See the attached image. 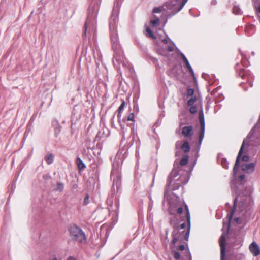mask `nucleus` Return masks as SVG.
Segmentation results:
<instances>
[{"instance_id":"f257e3e1","label":"nucleus","mask_w":260,"mask_h":260,"mask_svg":"<svg viewBox=\"0 0 260 260\" xmlns=\"http://www.w3.org/2000/svg\"><path fill=\"white\" fill-rule=\"evenodd\" d=\"M122 0H115L113 9L109 22L110 29V38L112 47L113 50V62L116 61L118 63L124 65V54L121 50L117 30V25L118 22V15L119 9Z\"/></svg>"},{"instance_id":"f03ea898","label":"nucleus","mask_w":260,"mask_h":260,"mask_svg":"<svg viewBox=\"0 0 260 260\" xmlns=\"http://www.w3.org/2000/svg\"><path fill=\"white\" fill-rule=\"evenodd\" d=\"M185 212V217L186 222H187V230L184 232V239L188 241L191 228V217L190 213L187 205L184 200L180 199L178 197L170 203L169 208V212L170 215H175L178 214L181 215L183 210Z\"/></svg>"},{"instance_id":"7ed1b4c3","label":"nucleus","mask_w":260,"mask_h":260,"mask_svg":"<svg viewBox=\"0 0 260 260\" xmlns=\"http://www.w3.org/2000/svg\"><path fill=\"white\" fill-rule=\"evenodd\" d=\"M100 5L97 2L91 4L89 6L88 12L87 20L85 22L83 38L86 36V33L88 28L92 29V31L95 33L96 31V18L98 16Z\"/></svg>"},{"instance_id":"20e7f679","label":"nucleus","mask_w":260,"mask_h":260,"mask_svg":"<svg viewBox=\"0 0 260 260\" xmlns=\"http://www.w3.org/2000/svg\"><path fill=\"white\" fill-rule=\"evenodd\" d=\"M187 2V0H184L181 4L174 0L166 2L162 6V15L167 19L172 17L182 10Z\"/></svg>"},{"instance_id":"39448f33","label":"nucleus","mask_w":260,"mask_h":260,"mask_svg":"<svg viewBox=\"0 0 260 260\" xmlns=\"http://www.w3.org/2000/svg\"><path fill=\"white\" fill-rule=\"evenodd\" d=\"M121 167L120 162L114 161L113 162V169L111 173V179L113 180L112 188L115 191V188L116 189V192H118L121 188V175L120 171Z\"/></svg>"},{"instance_id":"423d86ee","label":"nucleus","mask_w":260,"mask_h":260,"mask_svg":"<svg viewBox=\"0 0 260 260\" xmlns=\"http://www.w3.org/2000/svg\"><path fill=\"white\" fill-rule=\"evenodd\" d=\"M69 231L73 240L80 243L85 242V234L80 228L74 225L70 228Z\"/></svg>"},{"instance_id":"0eeeda50","label":"nucleus","mask_w":260,"mask_h":260,"mask_svg":"<svg viewBox=\"0 0 260 260\" xmlns=\"http://www.w3.org/2000/svg\"><path fill=\"white\" fill-rule=\"evenodd\" d=\"M199 119L200 120V125H201V129L199 134V146L197 148V157H199V152L200 149V146L202 144L203 140L204 138L205 131V118L203 113V109L199 111Z\"/></svg>"},{"instance_id":"6e6552de","label":"nucleus","mask_w":260,"mask_h":260,"mask_svg":"<svg viewBox=\"0 0 260 260\" xmlns=\"http://www.w3.org/2000/svg\"><path fill=\"white\" fill-rule=\"evenodd\" d=\"M253 204V201L250 195L245 196L240 200L238 207L241 212L248 211Z\"/></svg>"},{"instance_id":"1a4fd4ad","label":"nucleus","mask_w":260,"mask_h":260,"mask_svg":"<svg viewBox=\"0 0 260 260\" xmlns=\"http://www.w3.org/2000/svg\"><path fill=\"white\" fill-rule=\"evenodd\" d=\"M225 243L226 240L225 235L224 234H222L219 240V244L221 249V260H225Z\"/></svg>"},{"instance_id":"9d476101","label":"nucleus","mask_w":260,"mask_h":260,"mask_svg":"<svg viewBox=\"0 0 260 260\" xmlns=\"http://www.w3.org/2000/svg\"><path fill=\"white\" fill-rule=\"evenodd\" d=\"M91 48L92 51L93 56L95 60L96 63L98 64V61L100 62L102 59L101 52L96 44H94L91 46Z\"/></svg>"},{"instance_id":"9b49d317","label":"nucleus","mask_w":260,"mask_h":260,"mask_svg":"<svg viewBox=\"0 0 260 260\" xmlns=\"http://www.w3.org/2000/svg\"><path fill=\"white\" fill-rule=\"evenodd\" d=\"M179 174V171L177 169H173L169 176L168 177L167 184L166 186V189H168L170 187V186L172 182V181L174 178L177 177Z\"/></svg>"},{"instance_id":"f8f14e48","label":"nucleus","mask_w":260,"mask_h":260,"mask_svg":"<svg viewBox=\"0 0 260 260\" xmlns=\"http://www.w3.org/2000/svg\"><path fill=\"white\" fill-rule=\"evenodd\" d=\"M240 66V64L237 63L235 66V70L239 76L244 79L249 74V72L244 68H241Z\"/></svg>"},{"instance_id":"ddd939ff","label":"nucleus","mask_w":260,"mask_h":260,"mask_svg":"<svg viewBox=\"0 0 260 260\" xmlns=\"http://www.w3.org/2000/svg\"><path fill=\"white\" fill-rule=\"evenodd\" d=\"M255 163L252 162L248 164H244L242 165V169L245 172L251 173L255 170Z\"/></svg>"},{"instance_id":"4468645a","label":"nucleus","mask_w":260,"mask_h":260,"mask_svg":"<svg viewBox=\"0 0 260 260\" xmlns=\"http://www.w3.org/2000/svg\"><path fill=\"white\" fill-rule=\"evenodd\" d=\"M249 249L251 253L255 256L260 254V248L255 242H253L249 246Z\"/></svg>"},{"instance_id":"2eb2a0df","label":"nucleus","mask_w":260,"mask_h":260,"mask_svg":"<svg viewBox=\"0 0 260 260\" xmlns=\"http://www.w3.org/2000/svg\"><path fill=\"white\" fill-rule=\"evenodd\" d=\"M182 134L185 137H191L193 135V126L192 125L185 126L182 128Z\"/></svg>"},{"instance_id":"dca6fc26","label":"nucleus","mask_w":260,"mask_h":260,"mask_svg":"<svg viewBox=\"0 0 260 260\" xmlns=\"http://www.w3.org/2000/svg\"><path fill=\"white\" fill-rule=\"evenodd\" d=\"M238 199V197L236 196L234 200V204H233V208L231 210V213L230 214L228 215V217L229 220V225L230 224V220L233 218V216L235 212V210L236 208L237 202Z\"/></svg>"},{"instance_id":"f3484780","label":"nucleus","mask_w":260,"mask_h":260,"mask_svg":"<svg viewBox=\"0 0 260 260\" xmlns=\"http://www.w3.org/2000/svg\"><path fill=\"white\" fill-rule=\"evenodd\" d=\"M124 123H126L128 121H132V123L130 124V126L132 127V129L134 128V114L133 113H130L127 118H124L122 119Z\"/></svg>"},{"instance_id":"a211bd4d","label":"nucleus","mask_w":260,"mask_h":260,"mask_svg":"<svg viewBox=\"0 0 260 260\" xmlns=\"http://www.w3.org/2000/svg\"><path fill=\"white\" fill-rule=\"evenodd\" d=\"M64 187V184L62 182H58L54 188V190L56 192H62Z\"/></svg>"},{"instance_id":"6ab92c4d","label":"nucleus","mask_w":260,"mask_h":260,"mask_svg":"<svg viewBox=\"0 0 260 260\" xmlns=\"http://www.w3.org/2000/svg\"><path fill=\"white\" fill-rule=\"evenodd\" d=\"M181 149H182L184 152L187 153L190 151V147L188 141H186L182 144Z\"/></svg>"},{"instance_id":"aec40b11","label":"nucleus","mask_w":260,"mask_h":260,"mask_svg":"<svg viewBox=\"0 0 260 260\" xmlns=\"http://www.w3.org/2000/svg\"><path fill=\"white\" fill-rule=\"evenodd\" d=\"M251 145L254 147H259L260 146V134L256 136L255 138L251 141Z\"/></svg>"},{"instance_id":"412c9836","label":"nucleus","mask_w":260,"mask_h":260,"mask_svg":"<svg viewBox=\"0 0 260 260\" xmlns=\"http://www.w3.org/2000/svg\"><path fill=\"white\" fill-rule=\"evenodd\" d=\"M44 159L48 164H51L54 161V156L52 153H50L45 156Z\"/></svg>"},{"instance_id":"4be33fe9","label":"nucleus","mask_w":260,"mask_h":260,"mask_svg":"<svg viewBox=\"0 0 260 260\" xmlns=\"http://www.w3.org/2000/svg\"><path fill=\"white\" fill-rule=\"evenodd\" d=\"M233 12L236 15H241L242 13V10L238 5L235 4L233 7Z\"/></svg>"},{"instance_id":"5701e85b","label":"nucleus","mask_w":260,"mask_h":260,"mask_svg":"<svg viewBox=\"0 0 260 260\" xmlns=\"http://www.w3.org/2000/svg\"><path fill=\"white\" fill-rule=\"evenodd\" d=\"M179 181H177V182H176L174 185H173V188H172V190H176V189H178L180 186H181L182 185H184V184H185L186 183H187V182L188 181V178H187L185 181H184L183 182L180 183V182H178Z\"/></svg>"},{"instance_id":"b1692460","label":"nucleus","mask_w":260,"mask_h":260,"mask_svg":"<svg viewBox=\"0 0 260 260\" xmlns=\"http://www.w3.org/2000/svg\"><path fill=\"white\" fill-rule=\"evenodd\" d=\"M76 162L79 169L81 170L86 168L85 163L79 157L77 158Z\"/></svg>"},{"instance_id":"393cba45","label":"nucleus","mask_w":260,"mask_h":260,"mask_svg":"<svg viewBox=\"0 0 260 260\" xmlns=\"http://www.w3.org/2000/svg\"><path fill=\"white\" fill-rule=\"evenodd\" d=\"M119 200L117 198L115 199V202L114 204V208L113 209L115 210V213L118 214L119 213Z\"/></svg>"},{"instance_id":"a878e982","label":"nucleus","mask_w":260,"mask_h":260,"mask_svg":"<svg viewBox=\"0 0 260 260\" xmlns=\"http://www.w3.org/2000/svg\"><path fill=\"white\" fill-rule=\"evenodd\" d=\"M146 35L148 37L152 38H155V37L154 36L153 31L149 27H147L146 29Z\"/></svg>"},{"instance_id":"bb28decb","label":"nucleus","mask_w":260,"mask_h":260,"mask_svg":"<svg viewBox=\"0 0 260 260\" xmlns=\"http://www.w3.org/2000/svg\"><path fill=\"white\" fill-rule=\"evenodd\" d=\"M188 161V156L187 155H185L183 156L180 160L179 164L181 166H184L187 164Z\"/></svg>"},{"instance_id":"cd10ccee","label":"nucleus","mask_w":260,"mask_h":260,"mask_svg":"<svg viewBox=\"0 0 260 260\" xmlns=\"http://www.w3.org/2000/svg\"><path fill=\"white\" fill-rule=\"evenodd\" d=\"M124 106H125V102L122 101V102L121 103V104H120V106L119 107V108L118 109V114L117 115V117L119 119L121 117L120 112L124 109ZM119 121L120 122L119 119Z\"/></svg>"},{"instance_id":"c85d7f7f","label":"nucleus","mask_w":260,"mask_h":260,"mask_svg":"<svg viewBox=\"0 0 260 260\" xmlns=\"http://www.w3.org/2000/svg\"><path fill=\"white\" fill-rule=\"evenodd\" d=\"M56 126L55 127L54 129V134L56 137L59 134L61 131V127L57 123V122H56Z\"/></svg>"},{"instance_id":"c756f323","label":"nucleus","mask_w":260,"mask_h":260,"mask_svg":"<svg viewBox=\"0 0 260 260\" xmlns=\"http://www.w3.org/2000/svg\"><path fill=\"white\" fill-rule=\"evenodd\" d=\"M149 203H148V211H150L152 210V208H153V201L152 199V197H151V195L150 194H149Z\"/></svg>"},{"instance_id":"7c9ffc66","label":"nucleus","mask_w":260,"mask_h":260,"mask_svg":"<svg viewBox=\"0 0 260 260\" xmlns=\"http://www.w3.org/2000/svg\"><path fill=\"white\" fill-rule=\"evenodd\" d=\"M234 220L238 224H243L244 225L245 224V221H244L243 219L240 217H236Z\"/></svg>"},{"instance_id":"2f4dec72","label":"nucleus","mask_w":260,"mask_h":260,"mask_svg":"<svg viewBox=\"0 0 260 260\" xmlns=\"http://www.w3.org/2000/svg\"><path fill=\"white\" fill-rule=\"evenodd\" d=\"M186 68L188 69L189 72L190 73V74L191 75V76H192L193 78L194 79H196V76H195V74H194V71H193V70L191 67V66L190 64L189 66H187V67H186Z\"/></svg>"},{"instance_id":"473e14b6","label":"nucleus","mask_w":260,"mask_h":260,"mask_svg":"<svg viewBox=\"0 0 260 260\" xmlns=\"http://www.w3.org/2000/svg\"><path fill=\"white\" fill-rule=\"evenodd\" d=\"M186 68L188 69L189 72L190 73V74L191 75V76H192L193 78L194 79H196V76H195V74H194V71H193V70L191 67V66L190 64L189 66H187V67H186Z\"/></svg>"},{"instance_id":"72a5a7b5","label":"nucleus","mask_w":260,"mask_h":260,"mask_svg":"<svg viewBox=\"0 0 260 260\" xmlns=\"http://www.w3.org/2000/svg\"><path fill=\"white\" fill-rule=\"evenodd\" d=\"M170 224L173 229H178V223L175 222L173 218H170Z\"/></svg>"},{"instance_id":"f704fd0d","label":"nucleus","mask_w":260,"mask_h":260,"mask_svg":"<svg viewBox=\"0 0 260 260\" xmlns=\"http://www.w3.org/2000/svg\"><path fill=\"white\" fill-rule=\"evenodd\" d=\"M171 235L172 237H176L179 238V235L178 229H173Z\"/></svg>"},{"instance_id":"c9c22d12","label":"nucleus","mask_w":260,"mask_h":260,"mask_svg":"<svg viewBox=\"0 0 260 260\" xmlns=\"http://www.w3.org/2000/svg\"><path fill=\"white\" fill-rule=\"evenodd\" d=\"M159 19L157 18L154 20H151V23L153 26H157L159 24Z\"/></svg>"},{"instance_id":"e433bc0d","label":"nucleus","mask_w":260,"mask_h":260,"mask_svg":"<svg viewBox=\"0 0 260 260\" xmlns=\"http://www.w3.org/2000/svg\"><path fill=\"white\" fill-rule=\"evenodd\" d=\"M196 100V98L191 97L188 101H187V105L189 106H193L195 101Z\"/></svg>"},{"instance_id":"4c0bfd02","label":"nucleus","mask_w":260,"mask_h":260,"mask_svg":"<svg viewBox=\"0 0 260 260\" xmlns=\"http://www.w3.org/2000/svg\"><path fill=\"white\" fill-rule=\"evenodd\" d=\"M221 165L224 168L228 169V162L226 158L222 159Z\"/></svg>"},{"instance_id":"58836bf2","label":"nucleus","mask_w":260,"mask_h":260,"mask_svg":"<svg viewBox=\"0 0 260 260\" xmlns=\"http://www.w3.org/2000/svg\"><path fill=\"white\" fill-rule=\"evenodd\" d=\"M194 93V89L192 88H188L187 90V95L188 96H191L193 95Z\"/></svg>"},{"instance_id":"ea45409f","label":"nucleus","mask_w":260,"mask_h":260,"mask_svg":"<svg viewBox=\"0 0 260 260\" xmlns=\"http://www.w3.org/2000/svg\"><path fill=\"white\" fill-rule=\"evenodd\" d=\"M163 11L162 7H155L153 9V12L154 13H160Z\"/></svg>"},{"instance_id":"a19ab883","label":"nucleus","mask_w":260,"mask_h":260,"mask_svg":"<svg viewBox=\"0 0 260 260\" xmlns=\"http://www.w3.org/2000/svg\"><path fill=\"white\" fill-rule=\"evenodd\" d=\"M89 203V196L88 194H86L84 199L83 205H87Z\"/></svg>"},{"instance_id":"79ce46f5","label":"nucleus","mask_w":260,"mask_h":260,"mask_svg":"<svg viewBox=\"0 0 260 260\" xmlns=\"http://www.w3.org/2000/svg\"><path fill=\"white\" fill-rule=\"evenodd\" d=\"M182 59L183 61L184 62L186 67H187L190 64L188 60L187 59L185 56H183V57L182 58Z\"/></svg>"},{"instance_id":"37998d69","label":"nucleus","mask_w":260,"mask_h":260,"mask_svg":"<svg viewBox=\"0 0 260 260\" xmlns=\"http://www.w3.org/2000/svg\"><path fill=\"white\" fill-rule=\"evenodd\" d=\"M182 144L181 141H177L175 143V148L177 150L181 149Z\"/></svg>"},{"instance_id":"c03bdc74","label":"nucleus","mask_w":260,"mask_h":260,"mask_svg":"<svg viewBox=\"0 0 260 260\" xmlns=\"http://www.w3.org/2000/svg\"><path fill=\"white\" fill-rule=\"evenodd\" d=\"M174 257L175 259L178 260L180 258V254L178 251L174 252Z\"/></svg>"},{"instance_id":"a18cd8bd","label":"nucleus","mask_w":260,"mask_h":260,"mask_svg":"<svg viewBox=\"0 0 260 260\" xmlns=\"http://www.w3.org/2000/svg\"><path fill=\"white\" fill-rule=\"evenodd\" d=\"M189 112L192 114H194L197 112V108L195 106H191L189 109Z\"/></svg>"},{"instance_id":"49530a36","label":"nucleus","mask_w":260,"mask_h":260,"mask_svg":"<svg viewBox=\"0 0 260 260\" xmlns=\"http://www.w3.org/2000/svg\"><path fill=\"white\" fill-rule=\"evenodd\" d=\"M249 160V156L248 155H244L242 157V160L243 161H248Z\"/></svg>"},{"instance_id":"de8ad7c7","label":"nucleus","mask_w":260,"mask_h":260,"mask_svg":"<svg viewBox=\"0 0 260 260\" xmlns=\"http://www.w3.org/2000/svg\"><path fill=\"white\" fill-rule=\"evenodd\" d=\"M187 226V223H186L185 222H183L181 223L179 226V228H178V230H183L186 228V226Z\"/></svg>"},{"instance_id":"09e8293b","label":"nucleus","mask_w":260,"mask_h":260,"mask_svg":"<svg viewBox=\"0 0 260 260\" xmlns=\"http://www.w3.org/2000/svg\"><path fill=\"white\" fill-rule=\"evenodd\" d=\"M176 50L177 53L180 56L181 58L183 56H185V55L177 47H176Z\"/></svg>"},{"instance_id":"8fccbe9b","label":"nucleus","mask_w":260,"mask_h":260,"mask_svg":"<svg viewBox=\"0 0 260 260\" xmlns=\"http://www.w3.org/2000/svg\"><path fill=\"white\" fill-rule=\"evenodd\" d=\"M178 238L172 237V242L173 244H175L178 240Z\"/></svg>"},{"instance_id":"3c124183","label":"nucleus","mask_w":260,"mask_h":260,"mask_svg":"<svg viewBox=\"0 0 260 260\" xmlns=\"http://www.w3.org/2000/svg\"><path fill=\"white\" fill-rule=\"evenodd\" d=\"M178 248L179 250H181V251L184 250L185 249V246L182 244L180 245H179Z\"/></svg>"},{"instance_id":"603ef678","label":"nucleus","mask_w":260,"mask_h":260,"mask_svg":"<svg viewBox=\"0 0 260 260\" xmlns=\"http://www.w3.org/2000/svg\"><path fill=\"white\" fill-rule=\"evenodd\" d=\"M217 0H212L210 3V4L211 6H215L217 5Z\"/></svg>"},{"instance_id":"864d4df0","label":"nucleus","mask_w":260,"mask_h":260,"mask_svg":"<svg viewBox=\"0 0 260 260\" xmlns=\"http://www.w3.org/2000/svg\"><path fill=\"white\" fill-rule=\"evenodd\" d=\"M167 50L169 52H172L174 50V48L172 46H169L167 48Z\"/></svg>"},{"instance_id":"5fc2aeb1","label":"nucleus","mask_w":260,"mask_h":260,"mask_svg":"<svg viewBox=\"0 0 260 260\" xmlns=\"http://www.w3.org/2000/svg\"><path fill=\"white\" fill-rule=\"evenodd\" d=\"M67 260H77V259L75 257L70 256L67 258Z\"/></svg>"},{"instance_id":"6e6d98bb","label":"nucleus","mask_w":260,"mask_h":260,"mask_svg":"<svg viewBox=\"0 0 260 260\" xmlns=\"http://www.w3.org/2000/svg\"><path fill=\"white\" fill-rule=\"evenodd\" d=\"M245 175L242 174L239 176V179L240 180H243L245 178Z\"/></svg>"},{"instance_id":"4d7b16f0","label":"nucleus","mask_w":260,"mask_h":260,"mask_svg":"<svg viewBox=\"0 0 260 260\" xmlns=\"http://www.w3.org/2000/svg\"><path fill=\"white\" fill-rule=\"evenodd\" d=\"M120 126H121V128L122 130V132L123 134L125 133V129H124V125H123V124H122L121 123L120 124Z\"/></svg>"},{"instance_id":"13d9d810","label":"nucleus","mask_w":260,"mask_h":260,"mask_svg":"<svg viewBox=\"0 0 260 260\" xmlns=\"http://www.w3.org/2000/svg\"><path fill=\"white\" fill-rule=\"evenodd\" d=\"M162 42L164 44H166L168 43V40H167V39H162Z\"/></svg>"},{"instance_id":"bf43d9fd","label":"nucleus","mask_w":260,"mask_h":260,"mask_svg":"<svg viewBox=\"0 0 260 260\" xmlns=\"http://www.w3.org/2000/svg\"><path fill=\"white\" fill-rule=\"evenodd\" d=\"M255 4L260 3V0H252Z\"/></svg>"},{"instance_id":"052dcab7","label":"nucleus","mask_w":260,"mask_h":260,"mask_svg":"<svg viewBox=\"0 0 260 260\" xmlns=\"http://www.w3.org/2000/svg\"><path fill=\"white\" fill-rule=\"evenodd\" d=\"M168 39H169V41L173 44V45L175 46V44L174 43V42L172 40H171L169 38H168Z\"/></svg>"},{"instance_id":"680f3d73","label":"nucleus","mask_w":260,"mask_h":260,"mask_svg":"<svg viewBox=\"0 0 260 260\" xmlns=\"http://www.w3.org/2000/svg\"><path fill=\"white\" fill-rule=\"evenodd\" d=\"M189 260H192V257L190 253L189 252Z\"/></svg>"},{"instance_id":"e2e57ef3","label":"nucleus","mask_w":260,"mask_h":260,"mask_svg":"<svg viewBox=\"0 0 260 260\" xmlns=\"http://www.w3.org/2000/svg\"><path fill=\"white\" fill-rule=\"evenodd\" d=\"M154 182V177H153V181H152V185H151V186H152L153 185Z\"/></svg>"},{"instance_id":"0e129e2a","label":"nucleus","mask_w":260,"mask_h":260,"mask_svg":"<svg viewBox=\"0 0 260 260\" xmlns=\"http://www.w3.org/2000/svg\"><path fill=\"white\" fill-rule=\"evenodd\" d=\"M257 11L260 13V6H259L257 8Z\"/></svg>"},{"instance_id":"69168bd1","label":"nucleus","mask_w":260,"mask_h":260,"mask_svg":"<svg viewBox=\"0 0 260 260\" xmlns=\"http://www.w3.org/2000/svg\"><path fill=\"white\" fill-rule=\"evenodd\" d=\"M52 260H58V259L56 257H55L52 258Z\"/></svg>"},{"instance_id":"338daca9","label":"nucleus","mask_w":260,"mask_h":260,"mask_svg":"<svg viewBox=\"0 0 260 260\" xmlns=\"http://www.w3.org/2000/svg\"><path fill=\"white\" fill-rule=\"evenodd\" d=\"M251 55H252V56H254V55H255V53H254V52H253H253H251Z\"/></svg>"},{"instance_id":"774afa93","label":"nucleus","mask_w":260,"mask_h":260,"mask_svg":"<svg viewBox=\"0 0 260 260\" xmlns=\"http://www.w3.org/2000/svg\"><path fill=\"white\" fill-rule=\"evenodd\" d=\"M168 230H167V231H166V234L167 235H168Z\"/></svg>"}]
</instances>
